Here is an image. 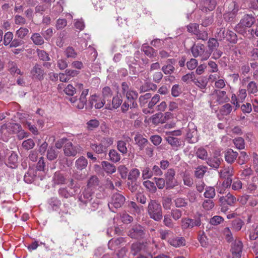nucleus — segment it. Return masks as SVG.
Returning <instances> with one entry per match:
<instances>
[{
    "mask_svg": "<svg viewBox=\"0 0 258 258\" xmlns=\"http://www.w3.org/2000/svg\"><path fill=\"white\" fill-rule=\"evenodd\" d=\"M148 213L150 218L158 221L162 218V207L155 200H151L148 204Z\"/></svg>",
    "mask_w": 258,
    "mask_h": 258,
    "instance_id": "f257e3e1",
    "label": "nucleus"
},
{
    "mask_svg": "<svg viewBox=\"0 0 258 258\" xmlns=\"http://www.w3.org/2000/svg\"><path fill=\"white\" fill-rule=\"evenodd\" d=\"M191 52L194 57H199L201 61L207 60L210 57V52L202 43L194 44L191 48Z\"/></svg>",
    "mask_w": 258,
    "mask_h": 258,
    "instance_id": "f03ea898",
    "label": "nucleus"
},
{
    "mask_svg": "<svg viewBox=\"0 0 258 258\" xmlns=\"http://www.w3.org/2000/svg\"><path fill=\"white\" fill-rule=\"evenodd\" d=\"M6 152L7 154L9 155L7 165L13 168L16 167L18 162V155L14 151L3 149L2 151H0V160H3L5 159Z\"/></svg>",
    "mask_w": 258,
    "mask_h": 258,
    "instance_id": "7ed1b4c3",
    "label": "nucleus"
},
{
    "mask_svg": "<svg viewBox=\"0 0 258 258\" xmlns=\"http://www.w3.org/2000/svg\"><path fill=\"white\" fill-rule=\"evenodd\" d=\"M125 201L124 197L121 194L119 193L114 194L108 204V207L112 212H115V210L121 207Z\"/></svg>",
    "mask_w": 258,
    "mask_h": 258,
    "instance_id": "20e7f679",
    "label": "nucleus"
},
{
    "mask_svg": "<svg viewBox=\"0 0 258 258\" xmlns=\"http://www.w3.org/2000/svg\"><path fill=\"white\" fill-rule=\"evenodd\" d=\"M219 173L221 178L225 179L223 182V186L226 188L230 186L232 183L231 177L233 175V168L231 166L225 167L220 170Z\"/></svg>",
    "mask_w": 258,
    "mask_h": 258,
    "instance_id": "39448f33",
    "label": "nucleus"
},
{
    "mask_svg": "<svg viewBox=\"0 0 258 258\" xmlns=\"http://www.w3.org/2000/svg\"><path fill=\"white\" fill-rule=\"evenodd\" d=\"M175 171L173 168H169L165 173L166 189H171L177 185V182L175 178Z\"/></svg>",
    "mask_w": 258,
    "mask_h": 258,
    "instance_id": "423d86ee",
    "label": "nucleus"
},
{
    "mask_svg": "<svg viewBox=\"0 0 258 258\" xmlns=\"http://www.w3.org/2000/svg\"><path fill=\"white\" fill-rule=\"evenodd\" d=\"M243 244L239 239H235L231 244L230 252L232 258H241Z\"/></svg>",
    "mask_w": 258,
    "mask_h": 258,
    "instance_id": "0eeeda50",
    "label": "nucleus"
},
{
    "mask_svg": "<svg viewBox=\"0 0 258 258\" xmlns=\"http://www.w3.org/2000/svg\"><path fill=\"white\" fill-rule=\"evenodd\" d=\"M44 70L41 64L36 63L30 71V75L32 79L42 80L44 76Z\"/></svg>",
    "mask_w": 258,
    "mask_h": 258,
    "instance_id": "6e6552de",
    "label": "nucleus"
},
{
    "mask_svg": "<svg viewBox=\"0 0 258 258\" xmlns=\"http://www.w3.org/2000/svg\"><path fill=\"white\" fill-rule=\"evenodd\" d=\"M216 5L215 0H205L200 2L199 8L203 12H207L214 10Z\"/></svg>",
    "mask_w": 258,
    "mask_h": 258,
    "instance_id": "1a4fd4ad",
    "label": "nucleus"
},
{
    "mask_svg": "<svg viewBox=\"0 0 258 258\" xmlns=\"http://www.w3.org/2000/svg\"><path fill=\"white\" fill-rule=\"evenodd\" d=\"M227 99L226 92L224 91L215 90L211 95V99L214 103H223L226 101Z\"/></svg>",
    "mask_w": 258,
    "mask_h": 258,
    "instance_id": "9d476101",
    "label": "nucleus"
},
{
    "mask_svg": "<svg viewBox=\"0 0 258 258\" xmlns=\"http://www.w3.org/2000/svg\"><path fill=\"white\" fill-rule=\"evenodd\" d=\"M105 102L101 97L96 95H93L90 96L89 100V104L91 108L93 106L96 109H100L105 105Z\"/></svg>",
    "mask_w": 258,
    "mask_h": 258,
    "instance_id": "9b49d317",
    "label": "nucleus"
},
{
    "mask_svg": "<svg viewBox=\"0 0 258 258\" xmlns=\"http://www.w3.org/2000/svg\"><path fill=\"white\" fill-rule=\"evenodd\" d=\"M93 191L89 188H85L82 194L79 196V200L80 206L83 207L88 206V203L92 200V195Z\"/></svg>",
    "mask_w": 258,
    "mask_h": 258,
    "instance_id": "f8f14e48",
    "label": "nucleus"
},
{
    "mask_svg": "<svg viewBox=\"0 0 258 258\" xmlns=\"http://www.w3.org/2000/svg\"><path fill=\"white\" fill-rule=\"evenodd\" d=\"M79 147L74 146L72 142H67L63 147L64 154L67 156H75L78 152Z\"/></svg>",
    "mask_w": 258,
    "mask_h": 258,
    "instance_id": "ddd939ff",
    "label": "nucleus"
},
{
    "mask_svg": "<svg viewBox=\"0 0 258 258\" xmlns=\"http://www.w3.org/2000/svg\"><path fill=\"white\" fill-rule=\"evenodd\" d=\"M150 247L147 245V243L141 244L140 243H135L132 245L131 250L133 255H135L138 253H144L149 251Z\"/></svg>",
    "mask_w": 258,
    "mask_h": 258,
    "instance_id": "4468645a",
    "label": "nucleus"
},
{
    "mask_svg": "<svg viewBox=\"0 0 258 258\" xmlns=\"http://www.w3.org/2000/svg\"><path fill=\"white\" fill-rule=\"evenodd\" d=\"M122 102V99L118 95H116L113 97L111 103L108 102L106 104L105 108L110 110L116 109L120 106Z\"/></svg>",
    "mask_w": 258,
    "mask_h": 258,
    "instance_id": "2eb2a0df",
    "label": "nucleus"
},
{
    "mask_svg": "<svg viewBox=\"0 0 258 258\" xmlns=\"http://www.w3.org/2000/svg\"><path fill=\"white\" fill-rule=\"evenodd\" d=\"M166 62L167 64L163 66L161 70L165 75H171L175 70V68L172 65L175 63V60L174 59H169Z\"/></svg>",
    "mask_w": 258,
    "mask_h": 258,
    "instance_id": "dca6fc26",
    "label": "nucleus"
},
{
    "mask_svg": "<svg viewBox=\"0 0 258 258\" xmlns=\"http://www.w3.org/2000/svg\"><path fill=\"white\" fill-rule=\"evenodd\" d=\"M7 124H3L0 128V138L5 142H7L12 135Z\"/></svg>",
    "mask_w": 258,
    "mask_h": 258,
    "instance_id": "f3484780",
    "label": "nucleus"
},
{
    "mask_svg": "<svg viewBox=\"0 0 258 258\" xmlns=\"http://www.w3.org/2000/svg\"><path fill=\"white\" fill-rule=\"evenodd\" d=\"M237 156V152H234L231 149H228L225 153V160L229 163H233L236 159Z\"/></svg>",
    "mask_w": 258,
    "mask_h": 258,
    "instance_id": "a211bd4d",
    "label": "nucleus"
},
{
    "mask_svg": "<svg viewBox=\"0 0 258 258\" xmlns=\"http://www.w3.org/2000/svg\"><path fill=\"white\" fill-rule=\"evenodd\" d=\"M201 217L203 216L200 215L198 217L195 218L194 219L185 218L182 221V223L184 226H200L201 224Z\"/></svg>",
    "mask_w": 258,
    "mask_h": 258,
    "instance_id": "6ab92c4d",
    "label": "nucleus"
},
{
    "mask_svg": "<svg viewBox=\"0 0 258 258\" xmlns=\"http://www.w3.org/2000/svg\"><path fill=\"white\" fill-rule=\"evenodd\" d=\"M88 165V161L83 156L79 157L75 161V167L78 170H82L86 168Z\"/></svg>",
    "mask_w": 258,
    "mask_h": 258,
    "instance_id": "aec40b11",
    "label": "nucleus"
},
{
    "mask_svg": "<svg viewBox=\"0 0 258 258\" xmlns=\"http://www.w3.org/2000/svg\"><path fill=\"white\" fill-rule=\"evenodd\" d=\"M222 161V159L221 157L214 156L213 157L208 158L207 163L210 166L213 168H217L219 166Z\"/></svg>",
    "mask_w": 258,
    "mask_h": 258,
    "instance_id": "412c9836",
    "label": "nucleus"
},
{
    "mask_svg": "<svg viewBox=\"0 0 258 258\" xmlns=\"http://www.w3.org/2000/svg\"><path fill=\"white\" fill-rule=\"evenodd\" d=\"M135 141L141 150H142L148 143V140L140 134L136 135Z\"/></svg>",
    "mask_w": 258,
    "mask_h": 258,
    "instance_id": "4be33fe9",
    "label": "nucleus"
},
{
    "mask_svg": "<svg viewBox=\"0 0 258 258\" xmlns=\"http://www.w3.org/2000/svg\"><path fill=\"white\" fill-rule=\"evenodd\" d=\"M219 44L217 40L214 38H210L208 41L207 46L208 47V51L210 52V55L215 49L219 47Z\"/></svg>",
    "mask_w": 258,
    "mask_h": 258,
    "instance_id": "5701e85b",
    "label": "nucleus"
},
{
    "mask_svg": "<svg viewBox=\"0 0 258 258\" xmlns=\"http://www.w3.org/2000/svg\"><path fill=\"white\" fill-rule=\"evenodd\" d=\"M254 18L248 15L245 16L240 21L241 25L246 27H250L254 23Z\"/></svg>",
    "mask_w": 258,
    "mask_h": 258,
    "instance_id": "b1692460",
    "label": "nucleus"
},
{
    "mask_svg": "<svg viewBox=\"0 0 258 258\" xmlns=\"http://www.w3.org/2000/svg\"><path fill=\"white\" fill-rule=\"evenodd\" d=\"M128 208L130 212L132 214H140L143 210V207L142 206H138L134 202H130L128 204Z\"/></svg>",
    "mask_w": 258,
    "mask_h": 258,
    "instance_id": "393cba45",
    "label": "nucleus"
},
{
    "mask_svg": "<svg viewBox=\"0 0 258 258\" xmlns=\"http://www.w3.org/2000/svg\"><path fill=\"white\" fill-rule=\"evenodd\" d=\"M143 234L144 232L142 229V227H136L130 231L129 235L132 238H139L141 237Z\"/></svg>",
    "mask_w": 258,
    "mask_h": 258,
    "instance_id": "a878e982",
    "label": "nucleus"
},
{
    "mask_svg": "<svg viewBox=\"0 0 258 258\" xmlns=\"http://www.w3.org/2000/svg\"><path fill=\"white\" fill-rule=\"evenodd\" d=\"M102 166L103 170L108 174H112L116 171L115 166L108 162L103 161Z\"/></svg>",
    "mask_w": 258,
    "mask_h": 258,
    "instance_id": "bb28decb",
    "label": "nucleus"
},
{
    "mask_svg": "<svg viewBox=\"0 0 258 258\" xmlns=\"http://www.w3.org/2000/svg\"><path fill=\"white\" fill-rule=\"evenodd\" d=\"M140 175V172L138 169L134 168L131 170L128 175V180L132 183L136 182Z\"/></svg>",
    "mask_w": 258,
    "mask_h": 258,
    "instance_id": "cd10ccee",
    "label": "nucleus"
},
{
    "mask_svg": "<svg viewBox=\"0 0 258 258\" xmlns=\"http://www.w3.org/2000/svg\"><path fill=\"white\" fill-rule=\"evenodd\" d=\"M31 39L37 45H41L44 42L42 36L38 33H33L31 36Z\"/></svg>",
    "mask_w": 258,
    "mask_h": 258,
    "instance_id": "c85d7f7f",
    "label": "nucleus"
},
{
    "mask_svg": "<svg viewBox=\"0 0 258 258\" xmlns=\"http://www.w3.org/2000/svg\"><path fill=\"white\" fill-rule=\"evenodd\" d=\"M169 243L174 247H179L185 245V240L183 237H176L170 239Z\"/></svg>",
    "mask_w": 258,
    "mask_h": 258,
    "instance_id": "c756f323",
    "label": "nucleus"
},
{
    "mask_svg": "<svg viewBox=\"0 0 258 258\" xmlns=\"http://www.w3.org/2000/svg\"><path fill=\"white\" fill-rule=\"evenodd\" d=\"M99 184V179L96 176H92L89 179L87 183V188L92 190Z\"/></svg>",
    "mask_w": 258,
    "mask_h": 258,
    "instance_id": "7c9ffc66",
    "label": "nucleus"
},
{
    "mask_svg": "<svg viewBox=\"0 0 258 258\" xmlns=\"http://www.w3.org/2000/svg\"><path fill=\"white\" fill-rule=\"evenodd\" d=\"M166 140L167 142L173 148H177L181 145V142L176 138L172 136H168Z\"/></svg>",
    "mask_w": 258,
    "mask_h": 258,
    "instance_id": "2f4dec72",
    "label": "nucleus"
},
{
    "mask_svg": "<svg viewBox=\"0 0 258 258\" xmlns=\"http://www.w3.org/2000/svg\"><path fill=\"white\" fill-rule=\"evenodd\" d=\"M120 219L121 222L124 224H130L134 220L133 217L126 212L120 214Z\"/></svg>",
    "mask_w": 258,
    "mask_h": 258,
    "instance_id": "473e14b6",
    "label": "nucleus"
},
{
    "mask_svg": "<svg viewBox=\"0 0 258 258\" xmlns=\"http://www.w3.org/2000/svg\"><path fill=\"white\" fill-rule=\"evenodd\" d=\"M90 147L94 152L98 154L103 153L106 151L101 143L99 144L92 143L90 145Z\"/></svg>",
    "mask_w": 258,
    "mask_h": 258,
    "instance_id": "72a5a7b5",
    "label": "nucleus"
},
{
    "mask_svg": "<svg viewBox=\"0 0 258 258\" xmlns=\"http://www.w3.org/2000/svg\"><path fill=\"white\" fill-rule=\"evenodd\" d=\"M196 155L198 158H199L203 160L207 159V157H208L207 151L205 148H204L203 147H200L197 149V150L196 151Z\"/></svg>",
    "mask_w": 258,
    "mask_h": 258,
    "instance_id": "f704fd0d",
    "label": "nucleus"
},
{
    "mask_svg": "<svg viewBox=\"0 0 258 258\" xmlns=\"http://www.w3.org/2000/svg\"><path fill=\"white\" fill-rule=\"evenodd\" d=\"M247 91L249 94H255L258 92L256 83L254 81H250L247 84Z\"/></svg>",
    "mask_w": 258,
    "mask_h": 258,
    "instance_id": "c9c22d12",
    "label": "nucleus"
},
{
    "mask_svg": "<svg viewBox=\"0 0 258 258\" xmlns=\"http://www.w3.org/2000/svg\"><path fill=\"white\" fill-rule=\"evenodd\" d=\"M142 50L144 52L145 54H146L149 57H152L155 56V49L152 47L148 45H147L146 44H144L142 46Z\"/></svg>",
    "mask_w": 258,
    "mask_h": 258,
    "instance_id": "e433bc0d",
    "label": "nucleus"
},
{
    "mask_svg": "<svg viewBox=\"0 0 258 258\" xmlns=\"http://www.w3.org/2000/svg\"><path fill=\"white\" fill-rule=\"evenodd\" d=\"M207 167L205 166L200 165L196 168L195 171V176L199 178H202L207 171Z\"/></svg>",
    "mask_w": 258,
    "mask_h": 258,
    "instance_id": "4c0bfd02",
    "label": "nucleus"
},
{
    "mask_svg": "<svg viewBox=\"0 0 258 258\" xmlns=\"http://www.w3.org/2000/svg\"><path fill=\"white\" fill-rule=\"evenodd\" d=\"M233 143L237 149L242 150L245 148V142L242 138L238 137L235 138L233 140Z\"/></svg>",
    "mask_w": 258,
    "mask_h": 258,
    "instance_id": "58836bf2",
    "label": "nucleus"
},
{
    "mask_svg": "<svg viewBox=\"0 0 258 258\" xmlns=\"http://www.w3.org/2000/svg\"><path fill=\"white\" fill-rule=\"evenodd\" d=\"M194 83L201 89H204L206 88L208 81L206 78L201 77L197 79H195Z\"/></svg>",
    "mask_w": 258,
    "mask_h": 258,
    "instance_id": "ea45409f",
    "label": "nucleus"
},
{
    "mask_svg": "<svg viewBox=\"0 0 258 258\" xmlns=\"http://www.w3.org/2000/svg\"><path fill=\"white\" fill-rule=\"evenodd\" d=\"M152 169L148 166H145L142 169V176L144 179L151 178L153 176Z\"/></svg>",
    "mask_w": 258,
    "mask_h": 258,
    "instance_id": "a19ab883",
    "label": "nucleus"
},
{
    "mask_svg": "<svg viewBox=\"0 0 258 258\" xmlns=\"http://www.w3.org/2000/svg\"><path fill=\"white\" fill-rule=\"evenodd\" d=\"M109 156L110 160L113 162H117L120 160V155L115 150H110Z\"/></svg>",
    "mask_w": 258,
    "mask_h": 258,
    "instance_id": "79ce46f5",
    "label": "nucleus"
},
{
    "mask_svg": "<svg viewBox=\"0 0 258 258\" xmlns=\"http://www.w3.org/2000/svg\"><path fill=\"white\" fill-rule=\"evenodd\" d=\"M64 54L67 58H75L77 56V53L74 48L72 46L68 47L64 50Z\"/></svg>",
    "mask_w": 258,
    "mask_h": 258,
    "instance_id": "37998d69",
    "label": "nucleus"
},
{
    "mask_svg": "<svg viewBox=\"0 0 258 258\" xmlns=\"http://www.w3.org/2000/svg\"><path fill=\"white\" fill-rule=\"evenodd\" d=\"M29 30L25 27H21L16 32V36L20 39H23L29 33Z\"/></svg>",
    "mask_w": 258,
    "mask_h": 258,
    "instance_id": "c03bdc74",
    "label": "nucleus"
},
{
    "mask_svg": "<svg viewBox=\"0 0 258 258\" xmlns=\"http://www.w3.org/2000/svg\"><path fill=\"white\" fill-rule=\"evenodd\" d=\"M152 121L155 124L164 122L165 119L163 118V114L162 113H156L152 117Z\"/></svg>",
    "mask_w": 258,
    "mask_h": 258,
    "instance_id": "a18cd8bd",
    "label": "nucleus"
},
{
    "mask_svg": "<svg viewBox=\"0 0 258 258\" xmlns=\"http://www.w3.org/2000/svg\"><path fill=\"white\" fill-rule=\"evenodd\" d=\"M37 55L39 58L43 61H48L50 59L48 54L43 50L37 49L36 50Z\"/></svg>",
    "mask_w": 258,
    "mask_h": 258,
    "instance_id": "49530a36",
    "label": "nucleus"
},
{
    "mask_svg": "<svg viewBox=\"0 0 258 258\" xmlns=\"http://www.w3.org/2000/svg\"><path fill=\"white\" fill-rule=\"evenodd\" d=\"M143 185L152 193L155 192L157 190L156 186L154 183L150 180L145 181L143 182Z\"/></svg>",
    "mask_w": 258,
    "mask_h": 258,
    "instance_id": "de8ad7c7",
    "label": "nucleus"
},
{
    "mask_svg": "<svg viewBox=\"0 0 258 258\" xmlns=\"http://www.w3.org/2000/svg\"><path fill=\"white\" fill-rule=\"evenodd\" d=\"M226 39L231 43H235L237 41L236 34L232 31H227L226 32Z\"/></svg>",
    "mask_w": 258,
    "mask_h": 258,
    "instance_id": "09e8293b",
    "label": "nucleus"
},
{
    "mask_svg": "<svg viewBox=\"0 0 258 258\" xmlns=\"http://www.w3.org/2000/svg\"><path fill=\"white\" fill-rule=\"evenodd\" d=\"M7 124L12 135L17 133L21 128V125L18 123H8Z\"/></svg>",
    "mask_w": 258,
    "mask_h": 258,
    "instance_id": "8fccbe9b",
    "label": "nucleus"
},
{
    "mask_svg": "<svg viewBox=\"0 0 258 258\" xmlns=\"http://www.w3.org/2000/svg\"><path fill=\"white\" fill-rule=\"evenodd\" d=\"M53 182L56 184H63L65 182V178L61 174L55 172L53 176Z\"/></svg>",
    "mask_w": 258,
    "mask_h": 258,
    "instance_id": "3c124183",
    "label": "nucleus"
},
{
    "mask_svg": "<svg viewBox=\"0 0 258 258\" xmlns=\"http://www.w3.org/2000/svg\"><path fill=\"white\" fill-rule=\"evenodd\" d=\"M215 188L212 186L206 187V191L204 194L206 198L213 199L215 196Z\"/></svg>",
    "mask_w": 258,
    "mask_h": 258,
    "instance_id": "603ef678",
    "label": "nucleus"
},
{
    "mask_svg": "<svg viewBox=\"0 0 258 258\" xmlns=\"http://www.w3.org/2000/svg\"><path fill=\"white\" fill-rule=\"evenodd\" d=\"M214 203L212 200L208 199L204 201L202 206L205 211H210L214 207Z\"/></svg>",
    "mask_w": 258,
    "mask_h": 258,
    "instance_id": "864d4df0",
    "label": "nucleus"
},
{
    "mask_svg": "<svg viewBox=\"0 0 258 258\" xmlns=\"http://www.w3.org/2000/svg\"><path fill=\"white\" fill-rule=\"evenodd\" d=\"M86 125L87 129L92 131L98 127L99 122L96 119H91L87 122Z\"/></svg>",
    "mask_w": 258,
    "mask_h": 258,
    "instance_id": "5fc2aeb1",
    "label": "nucleus"
},
{
    "mask_svg": "<svg viewBox=\"0 0 258 258\" xmlns=\"http://www.w3.org/2000/svg\"><path fill=\"white\" fill-rule=\"evenodd\" d=\"M117 149L123 154H125L127 152L126 147V143L123 141H118L117 144Z\"/></svg>",
    "mask_w": 258,
    "mask_h": 258,
    "instance_id": "6e6d98bb",
    "label": "nucleus"
},
{
    "mask_svg": "<svg viewBox=\"0 0 258 258\" xmlns=\"http://www.w3.org/2000/svg\"><path fill=\"white\" fill-rule=\"evenodd\" d=\"M22 147L26 150H30L35 146V143L32 139L25 140L22 143Z\"/></svg>",
    "mask_w": 258,
    "mask_h": 258,
    "instance_id": "4d7b16f0",
    "label": "nucleus"
},
{
    "mask_svg": "<svg viewBox=\"0 0 258 258\" xmlns=\"http://www.w3.org/2000/svg\"><path fill=\"white\" fill-rule=\"evenodd\" d=\"M102 93L103 98V99L105 100L106 99L111 97L113 92L110 87L106 86L102 89Z\"/></svg>",
    "mask_w": 258,
    "mask_h": 258,
    "instance_id": "13d9d810",
    "label": "nucleus"
},
{
    "mask_svg": "<svg viewBox=\"0 0 258 258\" xmlns=\"http://www.w3.org/2000/svg\"><path fill=\"white\" fill-rule=\"evenodd\" d=\"M14 37L12 32L8 31L5 33L4 36V44L6 46L8 45L12 42Z\"/></svg>",
    "mask_w": 258,
    "mask_h": 258,
    "instance_id": "bf43d9fd",
    "label": "nucleus"
},
{
    "mask_svg": "<svg viewBox=\"0 0 258 258\" xmlns=\"http://www.w3.org/2000/svg\"><path fill=\"white\" fill-rule=\"evenodd\" d=\"M58 193L60 196L65 198H68L73 196L74 193L69 191L66 188H61L58 190Z\"/></svg>",
    "mask_w": 258,
    "mask_h": 258,
    "instance_id": "052dcab7",
    "label": "nucleus"
},
{
    "mask_svg": "<svg viewBox=\"0 0 258 258\" xmlns=\"http://www.w3.org/2000/svg\"><path fill=\"white\" fill-rule=\"evenodd\" d=\"M199 25L196 23H190L187 26V31L196 35L198 32Z\"/></svg>",
    "mask_w": 258,
    "mask_h": 258,
    "instance_id": "680f3d73",
    "label": "nucleus"
},
{
    "mask_svg": "<svg viewBox=\"0 0 258 258\" xmlns=\"http://www.w3.org/2000/svg\"><path fill=\"white\" fill-rule=\"evenodd\" d=\"M223 221L224 219L222 217L215 216L211 219L210 222L211 225L216 226L222 224Z\"/></svg>",
    "mask_w": 258,
    "mask_h": 258,
    "instance_id": "e2e57ef3",
    "label": "nucleus"
},
{
    "mask_svg": "<svg viewBox=\"0 0 258 258\" xmlns=\"http://www.w3.org/2000/svg\"><path fill=\"white\" fill-rule=\"evenodd\" d=\"M154 179L159 189H163L166 186V181L164 178L154 177Z\"/></svg>",
    "mask_w": 258,
    "mask_h": 258,
    "instance_id": "0e129e2a",
    "label": "nucleus"
},
{
    "mask_svg": "<svg viewBox=\"0 0 258 258\" xmlns=\"http://www.w3.org/2000/svg\"><path fill=\"white\" fill-rule=\"evenodd\" d=\"M10 72L12 74H17L20 75H23L24 74V73L21 72L20 69H19L16 64L13 62L11 64Z\"/></svg>",
    "mask_w": 258,
    "mask_h": 258,
    "instance_id": "69168bd1",
    "label": "nucleus"
},
{
    "mask_svg": "<svg viewBox=\"0 0 258 258\" xmlns=\"http://www.w3.org/2000/svg\"><path fill=\"white\" fill-rule=\"evenodd\" d=\"M57 154L53 148H50L47 151V157L49 160H53L56 158Z\"/></svg>",
    "mask_w": 258,
    "mask_h": 258,
    "instance_id": "338daca9",
    "label": "nucleus"
},
{
    "mask_svg": "<svg viewBox=\"0 0 258 258\" xmlns=\"http://www.w3.org/2000/svg\"><path fill=\"white\" fill-rule=\"evenodd\" d=\"M248 56L252 60H258V48H252L251 50L248 52Z\"/></svg>",
    "mask_w": 258,
    "mask_h": 258,
    "instance_id": "774afa93",
    "label": "nucleus"
}]
</instances>
